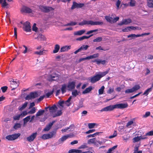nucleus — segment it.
I'll list each match as a JSON object with an SVG mask.
<instances>
[{
    "label": "nucleus",
    "mask_w": 153,
    "mask_h": 153,
    "mask_svg": "<svg viewBox=\"0 0 153 153\" xmlns=\"http://www.w3.org/2000/svg\"><path fill=\"white\" fill-rule=\"evenodd\" d=\"M84 5V4L83 3H78L75 1H74L73 2V5L71 7V9H74L75 8H80L83 7Z\"/></svg>",
    "instance_id": "6e6552de"
},
{
    "label": "nucleus",
    "mask_w": 153,
    "mask_h": 153,
    "mask_svg": "<svg viewBox=\"0 0 153 153\" xmlns=\"http://www.w3.org/2000/svg\"><path fill=\"white\" fill-rule=\"evenodd\" d=\"M92 35H91L89 36H82V37L77 38L76 39V40H79V41H81V40H83L85 39H87L89 38Z\"/></svg>",
    "instance_id": "c756f323"
},
{
    "label": "nucleus",
    "mask_w": 153,
    "mask_h": 153,
    "mask_svg": "<svg viewBox=\"0 0 153 153\" xmlns=\"http://www.w3.org/2000/svg\"><path fill=\"white\" fill-rule=\"evenodd\" d=\"M108 70H107L105 71L99 72L98 74L96 76L91 77L90 79V82L92 83H94L98 81L103 76H105L108 72Z\"/></svg>",
    "instance_id": "f03ea898"
},
{
    "label": "nucleus",
    "mask_w": 153,
    "mask_h": 153,
    "mask_svg": "<svg viewBox=\"0 0 153 153\" xmlns=\"http://www.w3.org/2000/svg\"><path fill=\"white\" fill-rule=\"evenodd\" d=\"M117 135V131H114V133L112 135L108 137V138L109 139H111L116 137Z\"/></svg>",
    "instance_id": "5fc2aeb1"
},
{
    "label": "nucleus",
    "mask_w": 153,
    "mask_h": 153,
    "mask_svg": "<svg viewBox=\"0 0 153 153\" xmlns=\"http://www.w3.org/2000/svg\"><path fill=\"white\" fill-rule=\"evenodd\" d=\"M115 105H109L102 108L100 111H111L115 108Z\"/></svg>",
    "instance_id": "9b49d317"
},
{
    "label": "nucleus",
    "mask_w": 153,
    "mask_h": 153,
    "mask_svg": "<svg viewBox=\"0 0 153 153\" xmlns=\"http://www.w3.org/2000/svg\"><path fill=\"white\" fill-rule=\"evenodd\" d=\"M140 143H138L136 144L134 147V149L138 150L140 146Z\"/></svg>",
    "instance_id": "338daca9"
},
{
    "label": "nucleus",
    "mask_w": 153,
    "mask_h": 153,
    "mask_svg": "<svg viewBox=\"0 0 153 153\" xmlns=\"http://www.w3.org/2000/svg\"><path fill=\"white\" fill-rule=\"evenodd\" d=\"M141 140L140 136L135 137L132 139V142L134 143L137 142Z\"/></svg>",
    "instance_id": "f704fd0d"
},
{
    "label": "nucleus",
    "mask_w": 153,
    "mask_h": 153,
    "mask_svg": "<svg viewBox=\"0 0 153 153\" xmlns=\"http://www.w3.org/2000/svg\"><path fill=\"white\" fill-rule=\"evenodd\" d=\"M115 108H124L127 107L128 104L127 103H121L115 105Z\"/></svg>",
    "instance_id": "9d476101"
},
{
    "label": "nucleus",
    "mask_w": 153,
    "mask_h": 153,
    "mask_svg": "<svg viewBox=\"0 0 153 153\" xmlns=\"http://www.w3.org/2000/svg\"><path fill=\"white\" fill-rule=\"evenodd\" d=\"M72 130V127L70 126L65 129H62L61 131L62 132H66L67 131H70Z\"/></svg>",
    "instance_id": "a18cd8bd"
},
{
    "label": "nucleus",
    "mask_w": 153,
    "mask_h": 153,
    "mask_svg": "<svg viewBox=\"0 0 153 153\" xmlns=\"http://www.w3.org/2000/svg\"><path fill=\"white\" fill-rule=\"evenodd\" d=\"M21 11V12L24 13H30L32 12V10L31 9L25 6L22 7Z\"/></svg>",
    "instance_id": "a211bd4d"
},
{
    "label": "nucleus",
    "mask_w": 153,
    "mask_h": 153,
    "mask_svg": "<svg viewBox=\"0 0 153 153\" xmlns=\"http://www.w3.org/2000/svg\"><path fill=\"white\" fill-rule=\"evenodd\" d=\"M148 6L150 7H153V0H147Z\"/></svg>",
    "instance_id": "c9c22d12"
},
{
    "label": "nucleus",
    "mask_w": 153,
    "mask_h": 153,
    "mask_svg": "<svg viewBox=\"0 0 153 153\" xmlns=\"http://www.w3.org/2000/svg\"><path fill=\"white\" fill-rule=\"evenodd\" d=\"M66 86L65 84L63 85L61 88V91L62 93L66 92Z\"/></svg>",
    "instance_id": "864d4df0"
},
{
    "label": "nucleus",
    "mask_w": 153,
    "mask_h": 153,
    "mask_svg": "<svg viewBox=\"0 0 153 153\" xmlns=\"http://www.w3.org/2000/svg\"><path fill=\"white\" fill-rule=\"evenodd\" d=\"M89 46L88 45H83L80 48L81 51L86 50L89 47Z\"/></svg>",
    "instance_id": "8fccbe9b"
},
{
    "label": "nucleus",
    "mask_w": 153,
    "mask_h": 153,
    "mask_svg": "<svg viewBox=\"0 0 153 153\" xmlns=\"http://www.w3.org/2000/svg\"><path fill=\"white\" fill-rule=\"evenodd\" d=\"M30 119V116H27L26 117L23 119V120L24 121V124L25 125L29 121Z\"/></svg>",
    "instance_id": "a19ab883"
},
{
    "label": "nucleus",
    "mask_w": 153,
    "mask_h": 153,
    "mask_svg": "<svg viewBox=\"0 0 153 153\" xmlns=\"http://www.w3.org/2000/svg\"><path fill=\"white\" fill-rule=\"evenodd\" d=\"M36 109L35 107H33L28 112L29 114H32L35 113L36 111Z\"/></svg>",
    "instance_id": "09e8293b"
},
{
    "label": "nucleus",
    "mask_w": 153,
    "mask_h": 153,
    "mask_svg": "<svg viewBox=\"0 0 153 153\" xmlns=\"http://www.w3.org/2000/svg\"><path fill=\"white\" fill-rule=\"evenodd\" d=\"M105 17L107 22L111 23H112L113 17L109 16H106Z\"/></svg>",
    "instance_id": "4c0bfd02"
},
{
    "label": "nucleus",
    "mask_w": 153,
    "mask_h": 153,
    "mask_svg": "<svg viewBox=\"0 0 153 153\" xmlns=\"http://www.w3.org/2000/svg\"><path fill=\"white\" fill-rule=\"evenodd\" d=\"M152 87H151L147 89L144 92V93L143 94V95H146V96L147 95L149 94V93L152 91Z\"/></svg>",
    "instance_id": "58836bf2"
},
{
    "label": "nucleus",
    "mask_w": 153,
    "mask_h": 153,
    "mask_svg": "<svg viewBox=\"0 0 153 153\" xmlns=\"http://www.w3.org/2000/svg\"><path fill=\"white\" fill-rule=\"evenodd\" d=\"M56 133L54 132H51L49 133L43 134L41 137V138L43 139L46 140L51 138L55 137Z\"/></svg>",
    "instance_id": "39448f33"
},
{
    "label": "nucleus",
    "mask_w": 153,
    "mask_h": 153,
    "mask_svg": "<svg viewBox=\"0 0 153 153\" xmlns=\"http://www.w3.org/2000/svg\"><path fill=\"white\" fill-rule=\"evenodd\" d=\"M38 39L39 40L41 41H46V38L45 36L42 34H40L38 37Z\"/></svg>",
    "instance_id": "473e14b6"
},
{
    "label": "nucleus",
    "mask_w": 153,
    "mask_h": 153,
    "mask_svg": "<svg viewBox=\"0 0 153 153\" xmlns=\"http://www.w3.org/2000/svg\"><path fill=\"white\" fill-rule=\"evenodd\" d=\"M106 141V140L102 139L101 141L97 140L96 138H94L90 139L88 140L87 143L89 144H94L97 146H98L99 145H101L103 143H105Z\"/></svg>",
    "instance_id": "7ed1b4c3"
},
{
    "label": "nucleus",
    "mask_w": 153,
    "mask_h": 153,
    "mask_svg": "<svg viewBox=\"0 0 153 153\" xmlns=\"http://www.w3.org/2000/svg\"><path fill=\"white\" fill-rule=\"evenodd\" d=\"M28 114V112H27L26 111H23L21 114H20L21 116V117H22L25 116L27 115Z\"/></svg>",
    "instance_id": "e2e57ef3"
},
{
    "label": "nucleus",
    "mask_w": 153,
    "mask_h": 153,
    "mask_svg": "<svg viewBox=\"0 0 153 153\" xmlns=\"http://www.w3.org/2000/svg\"><path fill=\"white\" fill-rule=\"evenodd\" d=\"M92 89V87L91 86L89 87L86 88L85 90L82 92V93L83 94L87 93L90 92Z\"/></svg>",
    "instance_id": "e433bc0d"
},
{
    "label": "nucleus",
    "mask_w": 153,
    "mask_h": 153,
    "mask_svg": "<svg viewBox=\"0 0 153 153\" xmlns=\"http://www.w3.org/2000/svg\"><path fill=\"white\" fill-rule=\"evenodd\" d=\"M81 152V150L78 149H71L68 151V153H80Z\"/></svg>",
    "instance_id": "7c9ffc66"
},
{
    "label": "nucleus",
    "mask_w": 153,
    "mask_h": 153,
    "mask_svg": "<svg viewBox=\"0 0 153 153\" xmlns=\"http://www.w3.org/2000/svg\"><path fill=\"white\" fill-rule=\"evenodd\" d=\"M99 133V132H96L93 134H89L87 136V137L88 138L91 137H93L96 136L97 135H98Z\"/></svg>",
    "instance_id": "6e6d98bb"
},
{
    "label": "nucleus",
    "mask_w": 153,
    "mask_h": 153,
    "mask_svg": "<svg viewBox=\"0 0 153 153\" xmlns=\"http://www.w3.org/2000/svg\"><path fill=\"white\" fill-rule=\"evenodd\" d=\"M58 104H59V105L57 107L58 108H60V110H62V108L64 107L63 104H65L64 101H59L58 102Z\"/></svg>",
    "instance_id": "cd10ccee"
},
{
    "label": "nucleus",
    "mask_w": 153,
    "mask_h": 153,
    "mask_svg": "<svg viewBox=\"0 0 153 153\" xmlns=\"http://www.w3.org/2000/svg\"><path fill=\"white\" fill-rule=\"evenodd\" d=\"M72 94L74 96L76 97L78 94V93L77 90H75L72 91Z\"/></svg>",
    "instance_id": "680f3d73"
},
{
    "label": "nucleus",
    "mask_w": 153,
    "mask_h": 153,
    "mask_svg": "<svg viewBox=\"0 0 153 153\" xmlns=\"http://www.w3.org/2000/svg\"><path fill=\"white\" fill-rule=\"evenodd\" d=\"M103 22L101 21L93 22L90 20H83L79 24L80 25H101L103 24Z\"/></svg>",
    "instance_id": "20e7f679"
},
{
    "label": "nucleus",
    "mask_w": 153,
    "mask_h": 153,
    "mask_svg": "<svg viewBox=\"0 0 153 153\" xmlns=\"http://www.w3.org/2000/svg\"><path fill=\"white\" fill-rule=\"evenodd\" d=\"M0 4L1 7L5 8L8 5V3L6 2V0H0Z\"/></svg>",
    "instance_id": "393cba45"
},
{
    "label": "nucleus",
    "mask_w": 153,
    "mask_h": 153,
    "mask_svg": "<svg viewBox=\"0 0 153 153\" xmlns=\"http://www.w3.org/2000/svg\"><path fill=\"white\" fill-rule=\"evenodd\" d=\"M20 135V133L14 134L6 136V138L9 140H13L17 139Z\"/></svg>",
    "instance_id": "423d86ee"
},
{
    "label": "nucleus",
    "mask_w": 153,
    "mask_h": 153,
    "mask_svg": "<svg viewBox=\"0 0 153 153\" xmlns=\"http://www.w3.org/2000/svg\"><path fill=\"white\" fill-rule=\"evenodd\" d=\"M131 22V20L130 19L123 20L121 22L119 23L118 25H127L129 24Z\"/></svg>",
    "instance_id": "ddd939ff"
},
{
    "label": "nucleus",
    "mask_w": 153,
    "mask_h": 153,
    "mask_svg": "<svg viewBox=\"0 0 153 153\" xmlns=\"http://www.w3.org/2000/svg\"><path fill=\"white\" fill-rule=\"evenodd\" d=\"M105 87L104 86H102L100 89L98 90L99 94L101 95L103 94Z\"/></svg>",
    "instance_id": "37998d69"
},
{
    "label": "nucleus",
    "mask_w": 153,
    "mask_h": 153,
    "mask_svg": "<svg viewBox=\"0 0 153 153\" xmlns=\"http://www.w3.org/2000/svg\"><path fill=\"white\" fill-rule=\"evenodd\" d=\"M49 111L50 114L53 117L59 116L62 114L61 110H59L58 107L55 105L49 107Z\"/></svg>",
    "instance_id": "f257e3e1"
},
{
    "label": "nucleus",
    "mask_w": 153,
    "mask_h": 153,
    "mask_svg": "<svg viewBox=\"0 0 153 153\" xmlns=\"http://www.w3.org/2000/svg\"><path fill=\"white\" fill-rule=\"evenodd\" d=\"M83 107V102L82 101H80L79 102L78 106L76 108V110H78V109Z\"/></svg>",
    "instance_id": "603ef678"
},
{
    "label": "nucleus",
    "mask_w": 153,
    "mask_h": 153,
    "mask_svg": "<svg viewBox=\"0 0 153 153\" xmlns=\"http://www.w3.org/2000/svg\"><path fill=\"white\" fill-rule=\"evenodd\" d=\"M136 1L134 0H131L129 3V5L130 6L133 7L135 5Z\"/></svg>",
    "instance_id": "bf43d9fd"
},
{
    "label": "nucleus",
    "mask_w": 153,
    "mask_h": 153,
    "mask_svg": "<svg viewBox=\"0 0 153 153\" xmlns=\"http://www.w3.org/2000/svg\"><path fill=\"white\" fill-rule=\"evenodd\" d=\"M94 62H95L97 64H105L106 63V61L105 60H102L99 59H97Z\"/></svg>",
    "instance_id": "a878e982"
},
{
    "label": "nucleus",
    "mask_w": 153,
    "mask_h": 153,
    "mask_svg": "<svg viewBox=\"0 0 153 153\" xmlns=\"http://www.w3.org/2000/svg\"><path fill=\"white\" fill-rule=\"evenodd\" d=\"M140 88V86L139 85H136L134 86L132 88V89L134 92L136 91Z\"/></svg>",
    "instance_id": "de8ad7c7"
},
{
    "label": "nucleus",
    "mask_w": 153,
    "mask_h": 153,
    "mask_svg": "<svg viewBox=\"0 0 153 153\" xmlns=\"http://www.w3.org/2000/svg\"><path fill=\"white\" fill-rule=\"evenodd\" d=\"M19 85L18 82L14 81L11 83H10V87L12 88V90H14Z\"/></svg>",
    "instance_id": "4be33fe9"
},
{
    "label": "nucleus",
    "mask_w": 153,
    "mask_h": 153,
    "mask_svg": "<svg viewBox=\"0 0 153 153\" xmlns=\"http://www.w3.org/2000/svg\"><path fill=\"white\" fill-rule=\"evenodd\" d=\"M40 9L43 11L48 12L52 10V8L50 7H46L44 6H41L39 7Z\"/></svg>",
    "instance_id": "dca6fc26"
},
{
    "label": "nucleus",
    "mask_w": 153,
    "mask_h": 153,
    "mask_svg": "<svg viewBox=\"0 0 153 153\" xmlns=\"http://www.w3.org/2000/svg\"><path fill=\"white\" fill-rule=\"evenodd\" d=\"M54 122V121H53L52 122L48 124L45 127L43 131H48L51 128V127L52 126Z\"/></svg>",
    "instance_id": "5701e85b"
},
{
    "label": "nucleus",
    "mask_w": 153,
    "mask_h": 153,
    "mask_svg": "<svg viewBox=\"0 0 153 153\" xmlns=\"http://www.w3.org/2000/svg\"><path fill=\"white\" fill-rule=\"evenodd\" d=\"M99 56V54L98 53H95L92 55H90V57L91 59H94V58L98 57Z\"/></svg>",
    "instance_id": "13d9d810"
},
{
    "label": "nucleus",
    "mask_w": 153,
    "mask_h": 153,
    "mask_svg": "<svg viewBox=\"0 0 153 153\" xmlns=\"http://www.w3.org/2000/svg\"><path fill=\"white\" fill-rule=\"evenodd\" d=\"M126 93H131L134 92L132 88L131 89H128L126 90L125 91Z\"/></svg>",
    "instance_id": "052dcab7"
},
{
    "label": "nucleus",
    "mask_w": 153,
    "mask_h": 153,
    "mask_svg": "<svg viewBox=\"0 0 153 153\" xmlns=\"http://www.w3.org/2000/svg\"><path fill=\"white\" fill-rule=\"evenodd\" d=\"M71 48V45H66L60 48L61 52H64L68 51Z\"/></svg>",
    "instance_id": "412c9836"
},
{
    "label": "nucleus",
    "mask_w": 153,
    "mask_h": 153,
    "mask_svg": "<svg viewBox=\"0 0 153 153\" xmlns=\"http://www.w3.org/2000/svg\"><path fill=\"white\" fill-rule=\"evenodd\" d=\"M140 88V86L139 85H136L134 86L132 88V89L134 92L136 91Z\"/></svg>",
    "instance_id": "49530a36"
},
{
    "label": "nucleus",
    "mask_w": 153,
    "mask_h": 153,
    "mask_svg": "<svg viewBox=\"0 0 153 153\" xmlns=\"http://www.w3.org/2000/svg\"><path fill=\"white\" fill-rule=\"evenodd\" d=\"M48 50H45L43 49L40 50L39 51H36L34 52V53L37 55H41L46 54L48 52Z\"/></svg>",
    "instance_id": "aec40b11"
},
{
    "label": "nucleus",
    "mask_w": 153,
    "mask_h": 153,
    "mask_svg": "<svg viewBox=\"0 0 153 153\" xmlns=\"http://www.w3.org/2000/svg\"><path fill=\"white\" fill-rule=\"evenodd\" d=\"M136 29V27L133 26L127 27L122 29L123 32H127L131 31L132 30H135Z\"/></svg>",
    "instance_id": "6ab92c4d"
},
{
    "label": "nucleus",
    "mask_w": 153,
    "mask_h": 153,
    "mask_svg": "<svg viewBox=\"0 0 153 153\" xmlns=\"http://www.w3.org/2000/svg\"><path fill=\"white\" fill-rule=\"evenodd\" d=\"M23 28L24 30L27 32H29L31 30V27L30 25V23L26 22L24 24Z\"/></svg>",
    "instance_id": "1a4fd4ad"
},
{
    "label": "nucleus",
    "mask_w": 153,
    "mask_h": 153,
    "mask_svg": "<svg viewBox=\"0 0 153 153\" xmlns=\"http://www.w3.org/2000/svg\"><path fill=\"white\" fill-rule=\"evenodd\" d=\"M76 82L75 81H72L69 82L67 85L68 90H71L74 88L75 86Z\"/></svg>",
    "instance_id": "4468645a"
},
{
    "label": "nucleus",
    "mask_w": 153,
    "mask_h": 153,
    "mask_svg": "<svg viewBox=\"0 0 153 153\" xmlns=\"http://www.w3.org/2000/svg\"><path fill=\"white\" fill-rule=\"evenodd\" d=\"M71 137V136L69 134L64 136L59 139V140L58 141V143L59 144L62 143L64 141L66 140L69 137Z\"/></svg>",
    "instance_id": "f8f14e48"
},
{
    "label": "nucleus",
    "mask_w": 153,
    "mask_h": 153,
    "mask_svg": "<svg viewBox=\"0 0 153 153\" xmlns=\"http://www.w3.org/2000/svg\"><path fill=\"white\" fill-rule=\"evenodd\" d=\"M23 46L25 48V50L22 52L23 53L25 54L30 51V48H28L25 45H23Z\"/></svg>",
    "instance_id": "79ce46f5"
},
{
    "label": "nucleus",
    "mask_w": 153,
    "mask_h": 153,
    "mask_svg": "<svg viewBox=\"0 0 153 153\" xmlns=\"http://www.w3.org/2000/svg\"><path fill=\"white\" fill-rule=\"evenodd\" d=\"M150 115V111H147L146 112L145 114L143 115L142 117L143 118H146Z\"/></svg>",
    "instance_id": "4d7b16f0"
},
{
    "label": "nucleus",
    "mask_w": 153,
    "mask_h": 153,
    "mask_svg": "<svg viewBox=\"0 0 153 153\" xmlns=\"http://www.w3.org/2000/svg\"><path fill=\"white\" fill-rule=\"evenodd\" d=\"M60 48L59 45L58 44H56L55 45L54 49L53 51V53H57Z\"/></svg>",
    "instance_id": "c85d7f7f"
},
{
    "label": "nucleus",
    "mask_w": 153,
    "mask_h": 153,
    "mask_svg": "<svg viewBox=\"0 0 153 153\" xmlns=\"http://www.w3.org/2000/svg\"><path fill=\"white\" fill-rule=\"evenodd\" d=\"M37 133L36 132L34 133L31 134L30 136L27 138V140L29 142L33 141L34 139L36 137Z\"/></svg>",
    "instance_id": "2eb2a0df"
},
{
    "label": "nucleus",
    "mask_w": 153,
    "mask_h": 153,
    "mask_svg": "<svg viewBox=\"0 0 153 153\" xmlns=\"http://www.w3.org/2000/svg\"><path fill=\"white\" fill-rule=\"evenodd\" d=\"M50 79H49V80H58L59 79V77L58 75L56 73L52 74L50 75Z\"/></svg>",
    "instance_id": "f3484780"
},
{
    "label": "nucleus",
    "mask_w": 153,
    "mask_h": 153,
    "mask_svg": "<svg viewBox=\"0 0 153 153\" xmlns=\"http://www.w3.org/2000/svg\"><path fill=\"white\" fill-rule=\"evenodd\" d=\"M85 32V30H79L74 32V35L80 36L83 34Z\"/></svg>",
    "instance_id": "b1692460"
},
{
    "label": "nucleus",
    "mask_w": 153,
    "mask_h": 153,
    "mask_svg": "<svg viewBox=\"0 0 153 153\" xmlns=\"http://www.w3.org/2000/svg\"><path fill=\"white\" fill-rule=\"evenodd\" d=\"M71 96H70L66 101H64L65 104L68 106H69L71 104V103H70L69 102L71 99Z\"/></svg>",
    "instance_id": "c03bdc74"
},
{
    "label": "nucleus",
    "mask_w": 153,
    "mask_h": 153,
    "mask_svg": "<svg viewBox=\"0 0 153 153\" xmlns=\"http://www.w3.org/2000/svg\"><path fill=\"white\" fill-rule=\"evenodd\" d=\"M117 145L114 146L112 148L109 149L106 153H112L114 151V150L117 148Z\"/></svg>",
    "instance_id": "bb28decb"
},
{
    "label": "nucleus",
    "mask_w": 153,
    "mask_h": 153,
    "mask_svg": "<svg viewBox=\"0 0 153 153\" xmlns=\"http://www.w3.org/2000/svg\"><path fill=\"white\" fill-rule=\"evenodd\" d=\"M134 121L132 120H131L128 121L126 125V126L128 128H130L134 125Z\"/></svg>",
    "instance_id": "72a5a7b5"
},
{
    "label": "nucleus",
    "mask_w": 153,
    "mask_h": 153,
    "mask_svg": "<svg viewBox=\"0 0 153 153\" xmlns=\"http://www.w3.org/2000/svg\"><path fill=\"white\" fill-rule=\"evenodd\" d=\"M114 88H113L110 87L107 91V93L108 94H111L114 92Z\"/></svg>",
    "instance_id": "69168bd1"
},
{
    "label": "nucleus",
    "mask_w": 153,
    "mask_h": 153,
    "mask_svg": "<svg viewBox=\"0 0 153 153\" xmlns=\"http://www.w3.org/2000/svg\"><path fill=\"white\" fill-rule=\"evenodd\" d=\"M27 102H25L24 104H23L21 106H20L19 108V110L22 111L24 108H25L27 106Z\"/></svg>",
    "instance_id": "ea45409f"
},
{
    "label": "nucleus",
    "mask_w": 153,
    "mask_h": 153,
    "mask_svg": "<svg viewBox=\"0 0 153 153\" xmlns=\"http://www.w3.org/2000/svg\"><path fill=\"white\" fill-rule=\"evenodd\" d=\"M45 112V110H40L36 113V117H38L43 115Z\"/></svg>",
    "instance_id": "2f4dec72"
},
{
    "label": "nucleus",
    "mask_w": 153,
    "mask_h": 153,
    "mask_svg": "<svg viewBox=\"0 0 153 153\" xmlns=\"http://www.w3.org/2000/svg\"><path fill=\"white\" fill-rule=\"evenodd\" d=\"M21 125L20 123H16V124L13 126L14 128L16 129L18 128H19L21 127Z\"/></svg>",
    "instance_id": "0e129e2a"
},
{
    "label": "nucleus",
    "mask_w": 153,
    "mask_h": 153,
    "mask_svg": "<svg viewBox=\"0 0 153 153\" xmlns=\"http://www.w3.org/2000/svg\"><path fill=\"white\" fill-rule=\"evenodd\" d=\"M39 96V95L36 92H31L26 97L25 99L26 100H29L36 98Z\"/></svg>",
    "instance_id": "0eeeda50"
},
{
    "label": "nucleus",
    "mask_w": 153,
    "mask_h": 153,
    "mask_svg": "<svg viewBox=\"0 0 153 153\" xmlns=\"http://www.w3.org/2000/svg\"><path fill=\"white\" fill-rule=\"evenodd\" d=\"M7 86H3L1 87V89L2 90V91L4 93L5 92L7 89Z\"/></svg>",
    "instance_id": "774afa93"
},
{
    "label": "nucleus",
    "mask_w": 153,
    "mask_h": 153,
    "mask_svg": "<svg viewBox=\"0 0 153 153\" xmlns=\"http://www.w3.org/2000/svg\"><path fill=\"white\" fill-rule=\"evenodd\" d=\"M97 125V124L95 123H89L88 126L89 128H94Z\"/></svg>",
    "instance_id": "3c124183"
}]
</instances>
